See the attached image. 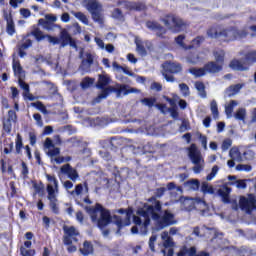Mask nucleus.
Instances as JSON below:
<instances>
[{"label":"nucleus","instance_id":"nucleus-23","mask_svg":"<svg viewBox=\"0 0 256 256\" xmlns=\"http://www.w3.org/2000/svg\"><path fill=\"white\" fill-rule=\"evenodd\" d=\"M4 21H6V33L10 36L15 35V22L13 21V15L11 13L4 12Z\"/></svg>","mask_w":256,"mask_h":256},{"label":"nucleus","instance_id":"nucleus-61","mask_svg":"<svg viewBox=\"0 0 256 256\" xmlns=\"http://www.w3.org/2000/svg\"><path fill=\"white\" fill-rule=\"evenodd\" d=\"M18 83L21 87V89H23L25 91V93H29L30 92V87L29 84H27L25 81H23L22 79L18 80Z\"/></svg>","mask_w":256,"mask_h":256},{"label":"nucleus","instance_id":"nucleus-6","mask_svg":"<svg viewBox=\"0 0 256 256\" xmlns=\"http://www.w3.org/2000/svg\"><path fill=\"white\" fill-rule=\"evenodd\" d=\"M256 63V50H251L244 55L241 60H231L229 67L233 71H249V67Z\"/></svg>","mask_w":256,"mask_h":256},{"label":"nucleus","instance_id":"nucleus-63","mask_svg":"<svg viewBox=\"0 0 256 256\" xmlns=\"http://www.w3.org/2000/svg\"><path fill=\"white\" fill-rule=\"evenodd\" d=\"M156 109L161 111L163 114H165L167 111H169V108H167V104H155Z\"/></svg>","mask_w":256,"mask_h":256},{"label":"nucleus","instance_id":"nucleus-37","mask_svg":"<svg viewBox=\"0 0 256 256\" xmlns=\"http://www.w3.org/2000/svg\"><path fill=\"white\" fill-rule=\"evenodd\" d=\"M234 117L237 121H245V117H247V110L245 108L238 109L235 112Z\"/></svg>","mask_w":256,"mask_h":256},{"label":"nucleus","instance_id":"nucleus-30","mask_svg":"<svg viewBox=\"0 0 256 256\" xmlns=\"http://www.w3.org/2000/svg\"><path fill=\"white\" fill-rule=\"evenodd\" d=\"M135 45L136 51L139 53V55L145 57L147 55V49L145 48V45H143V41L135 39Z\"/></svg>","mask_w":256,"mask_h":256},{"label":"nucleus","instance_id":"nucleus-2","mask_svg":"<svg viewBox=\"0 0 256 256\" xmlns=\"http://www.w3.org/2000/svg\"><path fill=\"white\" fill-rule=\"evenodd\" d=\"M147 201L152 205H146V210L144 208H138L136 212L139 217L144 218L143 228L141 229L142 233H147L149 225H151V219L157 220L159 219V213H163V204L155 196L150 197Z\"/></svg>","mask_w":256,"mask_h":256},{"label":"nucleus","instance_id":"nucleus-32","mask_svg":"<svg viewBox=\"0 0 256 256\" xmlns=\"http://www.w3.org/2000/svg\"><path fill=\"white\" fill-rule=\"evenodd\" d=\"M210 111L212 113L213 119H219V106H217V101L212 100L210 103Z\"/></svg>","mask_w":256,"mask_h":256},{"label":"nucleus","instance_id":"nucleus-46","mask_svg":"<svg viewBox=\"0 0 256 256\" xmlns=\"http://www.w3.org/2000/svg\"><path fill=\"white\" fill-rule=\"evenodd\" d=\"M179 89L183 95V97H189L191 95V90H189V86L185 83L179 84Z\"/></svg>","mask_w":256,"mask_h":256},{"label":"nucleus","instance_id":"nucleus-51","mask_svg":"<svg viewBox=\"0 0 256 256\" xmlns=\"http://www.w3.org/2000/svg\"><path fill=\"white\" fill-rule=\"evenodd\" d=\"M113 67L115 69H119L120 71H123V73H125V75H129V77H133V72L129 71V69L119 65L117 62L113 63Z\"/></svg>","mask_w":256,"mask_h":256},{"label":"nucleus","instance_id":"nucleus-4","mask_svg":"<svg viewBox=\"0 0 256 256\" xmlns=\"http://www.w3.org/2000/svg\"><path fill=\"white\" fill-rule=\"evenodd\" d=\"M161 21L171 33H183L189 27L187 21L173 13L166 14Z\"/></svg>","mask_w":256,"mask_h":256},{"label":"nucleus","instance_id":"nucleus-5","mask_svg":"<svg viewBox=\"0 0 256 256\" xmlns=\"http://www.w3.org/2000/svg\"><path fill=\"white\" fill-rule=\"evenodd\" d=\"M64 236H63V243L67 245L68 253H75L77 251V246L73 245V243H79V238L81 237V233L75 226H63Z\"/></svg>","mask_w":256,"mask_h":256},{"label":"nucleus","instance_id":"nucleus-58","mask_svg":"<svg viewBox=\"0 0 256 256\" xmlns=\"http://www.w3.org/2000/svg\"><path fill=\"white\" fill-rule=\"evenodd\" d=\"M49 43H52V45H59V43H61L60 38L56 37V36H51V35H46Z\"/></svg>","mask_w":256,"mask_h":256},{"label":"nucleus","instance_id":"nucleus-17","mask_svg":"<svg viewBox=\"0 0 256 256\" xmlns=\"http://www.w3.org/2000/svg\"><path fill=\"white\" fill-rule=\"evenodd\" d=\"M55 21H57V16L53 14H46L45 19L40 18L38 20V25H40V27L45 31H55V28L57 27Z\"/></svg>","mask_w":256,"mask_h":256},{"label":"nucleus","instance_id":"nucleus-24","mask_svg":"<svg viewBox=\"0 0 256 256\" xmlns=\"http://www.w3.org/2000/svg\"><path fill=\"white\" fill-rule=\"evenodd\" d=\"M81 255L89 256L93 255L95 248L93 247V243L89 240H85L83 242V247L79 249Z\"/></svg>","mask_w":256,"mask_h":256},{"label":"nucleus","instance_id":"nucleus-15","mask_svg":"<svg viewBox=\"0 0 256 256\" xmlns=\"http://www.w3.org/2000/svg\"><path fill=\"white\" fill-rule=\"evenodd\" d=\"M118 7H123L126 11H147V5L143 2H133L129 0H119L117 2Z\"/></svg>","mask_w":256,"mask_h":256},{"label":"nucleus","instance_id":"nucleus-50","mask_svg":"<svg viewBox=\"0 0 256 256\" xmlns=\"http://www.w3.org/2000/svg\"><path fill=\"white\" fill-rule=\"evenodd\" d=\"M35 249L27 250L24 246L20 247V255L21 256H35Z\"/></svg>","mask_w":256,"mask_h":256},{"label":"nucleus","instance_id":"nucleus-29","mask_svg":"<svg viewBox=\"0 0 256 256\" xmlns=\"http://www.w3.org/2000/svg\"><path fill=\"white\" fill-rule=\"evenodd\" d=\"M184 185L192 191H199V187H201V182H199L198 179H191L186 181Z\"/></svg>","mask_w":256,"mask_h":256},{"label":"nucleus","instance_id":"nucleus-36","mask_svg":"<svg viewBox=\"0 0 256 256\" xmlns=\"http://www.w3.org/2000/svg\"><path fill=\"white\" fill-rule=\"evenodd\" d=\"M185 35L181 34V35H178L176 38H175V42L177 43V45H179V47H182V49H193V46H186L185 44Z\"/></svg>","mask_w":256,"mask_h":256},{"label":"nucleus","instance_id":"nucleus-11","mask_svg":"<svg viewBox=\"0 0 256 256\" xmlns=\"http://www.w3.org/2000/svg\"><path fill=\"white\" fill-rule=\"evenodd\" d=\"M86 3V9L92 15L95 23L103 25V17H101V4L97 0H83Z\"/></svg>","mask_w":256,"mask_h":256},{"label":"nucleus","instance_id":"nucleus-21","mask_svg":"<svg viewBox=\"0 0 256 256\" xmlns=\"http://www.w3.org/2000/svg\"><path fill=\"white\" fill-rule=\"evenodd\" d=\"M60 171L63 175H67L68 179H71V181H77V179H79V173H77V170H75L71 164L63 165Z\"/></svg>","mask_w":256,"mask_h":256},{"label":"nucleus","instance_id":"nucleus-35","mask_svg":"<svg viewBox=\"0 0 256 256\" xmlns=\"http://www.w3.org/2000/svg\"><path fill=\"white\" fill-rule=\"evenodd\" d=\"M16 154L21 155V149H23V137L21 134H17L15 141Z\"/></svg>","mask_w":256,"mask_h":256},{"label":"nucleus","instance_id":"nucleus-55","mask_svg":"<svg viewBox=\"0 0 256 256\" xmlns=\"http://www.w3.org/2000/svg\"><path fill=\"white\" fill-rule=\"evenodd\" d=\"M253 169V167H251V165L249 164H238L236 166V171H246V173H249V171H251Z\"/></svg>","mask_w":256,"mask_h":256},{"label":"nucleus","instance_id":"nucleus-27","mask_svg":"<svg viewBox=\"0 0 256 256\" xmlns=\"http://www.w3.org/2000/svg\"><path fill=\"white\" fill-rule=\"evenodd\" d=\"M195 89L198 91V95L202 99H207V90H206V87H205V83H203L202 81H196L195 82Z\"/></svg>","mask_w":256,"mask_h":256},{"label":"nucleus","instance_id":"nucleus-42","mask_svg":"<svg viewBox=\"0 0 256 256\" xmlns=\"http://www.w3.org/2000/svg\"><path fill=\"white\" fill-rule=\"evenodd\" d=\"M74 17H76V19L81 21V23H83L84 25H89V19L83 12H75Z\"/></svg>","mask_w":256,"mask_h":256},{"label":"nucleus","instance_id":"nucleus-48","mask_svg":"<svg viewBox=\"0 0 256 256\" xmlns=\"http://www.w3.org/2000/svg\"><path fill=\"white\" fill-rule=\"evenodd\" d=\"M238 189H247V180H236L235 182H230L229 185H235Z\"/></svg>","mask_w":256,"mask_h":256},{"label":"nucleus","instance_id":"nucleus-41","mask_svg":"<svg viewBox=\"0 0 256 256\" xmlns=\"http://www.w3.org/2000/svg\"><path fill=\"white\" fill-rule=\"evenodd\" d=\"M2 123H3V131H5L7 135L11 134V131L13 129V121L4 119Z\"/></svg>","mask_w":256,"mask_h":256},{"label":"nucleus","instance_id":"nucleus-3","mask_svg":"<svg viewBox=\"0 0 256 256\" xmlns=\"http://www.w3.org/2000/svg\"><path fill=\"white\" fill-rule=\"evenodd\" d=\"M84 209L90 215L92 223L97 224L98 229H105L113 221L111 211L107 210L100 203H96L94 207L85 206Z\"/></svg>","mask_w":256,"mask_h":256},{"label":"nucleus","instance_id":"nucleus-64","mask_svg":"<svg viewBox=\"0 0 256 256\" xmlns=\"http://www.w3.org/2000/svg\"><path fill=\"white\" fill-rule=\"evenodd\" d=\"M87 63L88 65H91L93 63V55L91 53L86 54V59L82 60V64L85 65Z\"/></svg>","mask_w":256,"mask_h":256},{"label":"nucleus","instance_id":"nucleus-44","mask_svg":"<svg viewBox=\"0 0 256 256\" xmlns=\"http://www.w3.org/2000/svg\"><path fill=\"white\" fill-rule=\"evenodd\" d=\"M95 83V78L85 77L81 82V88L87 89L88 87H91Z\"/></svg>","mask_w":256,"mask_h":256},{"label":"nucleus","instance_id":"nucleus-39","mask_svg":"<svg viewBox=\"0 0 256 256\" xmlns=\"http://www.w3.org/2000/svg\"><path fill=\"white\" fill-rule=\"evenodd\" d=\"M32 186L35 190V193H37L38 195H43V193H45V186L43 185V182H32Z\"/></svg>","mask_w":256,"mask_h":256},{"label":"nucleus","instance_id":"nucleus-43","mask_svg":"<svg viewBox=\"0 0 256 256\" xmlns=\"http://www.w3.org/2000/svg\"><path fill=\"white\" fill-rule=\"evenodd\" d=\"M214 57L216 59V64L223 66V63H225V52H223V51L214 52ZM219 63H221V64H219Z\"/></svg>","mask_w":256,"mask_h":256},{"label":"nucleus","instance_id":"nucleus-9","mask_svg":"<svg viewBox=\"0 0 256 256\" xmlns=\"http://www.w3.org/2000/svg\"><path fill=\"white\" fill-rule=\"evenodd\" d=\"M183 71V66L180 63L166 61L162 64V75L167 83H175V76Z\"/></svg>","mask_w":256,"mask_h":256},{"label":"nucleus","instance_id":"nucleus-60","mask_svg":"<svg viewBox=\"0 0 256 256\" xmlns=\"http://www.w3.org/2000/svg\"><path fill=\"white\" fill-rule=\"evenodd\" d=\"M165 191H167V188L165 187H160V188H157L156 189V192H155V198L157 199L158 198H161L165 195Z\"/></svg>","mask_w":256,"mask_h":256},{"label":"nucleus","instance_id":"nucleus-33","mask_svg":"<svg viewBox=\"0 0 256 256\" xmlns=\"http://www.w3.org/2000/svg\"><path fill=\"white\" fill-rule=\"evenodd\" d=\"M14 143L11 141V138L4 140V154L9 155L13 153Z\"/></svg>","mask_w":256,"mask_h":256},{"label":"nucleus","instance_id":"nucleus-28","mask_svg":"<svg viewBox=\"0 0 256 256\" xmlns=\"http://www.w3.org/2000/svg\"><path fill=\"white\" fill-rule=\"evenodd\" d=\"M197 255V248L192 246L190 248L183 247L179 252L178 256H196Z\"/></svg>","mask_w":256,"mask_h":256},{"label":"nucleus","instance_id":"nucleus-16","mask_svg":"<svg viewBox=\"0 0 256 256\" xmlns=\"http://www.w3.org/2000/svg\"><path fill=\"white\" fill-rule=\"evenodd\" d=\"M239 207L242 211H246V213H251L256 209V197L253 194H249L248 198L245 196H241L239 199Z\"/></svg>","mask_w":256,"mask_h":256},{"label":"nucleus","instance_id":"nucleus-57","mask_svg":"<svg viewBox=\"0 0 256 256\" xmlns=\"http://www.w3.org/2000/svg\"><path fill=\"white\" fill-rule=\"evenodd\" d=\"M53 161H55V163H57V165H61V163H65L71 161V157H63V156H58L56 158L53 159Z\"/></svg>","mask_w":256,"mask_h":256},{"label":"nucleus","instance_id":"nucleus-45","mask_svg":"<svg viewBox=\"0 0 256 256\" xmlns=\"http://www.w3.org/2000/svg\"><path fill=\"white\" fill-rule=\"evenodd\" d=\"M58 155H61V148L54 147L53 149H49L47 152V156L51 158V161H53V157H57Z\"/></svg>","mask_w":256,"mask_h":256},{"label":"nucleus","instance_id":"nucleus-31","mask_svg":"<svg viewBox=\"0 0 256 256\" xmlns=\"http://www.w3.org/2000/svg\"><path fill=\"white\" fill-rule=\"evenodd\" d=\"M31 35L35 37L36 41H43L47 37V35L43 34V31L39 29L38 27H34V29L31 31Z\"/></svg>","mask_w":256,"mask_h":256},{"label":"nucleus","instance_id":"nucleus-38","mask_svg":"<svg viewBox=\"0 0 256 256\" xmlns=\"http://www.w3.org/2000/svg\"><path fill=\"white\" fill-rule=\"evenodd\" d=\"M238 103L236 100H230L228 106L225 107V113L227 117L231 116L233 114V109L237 107Z\"/></svg>","mask_w":256,"mask_h":256},{"label":"nucleus","instance_id":"nucleus-34","mask_svg":"<svg viewBox=\"0 0 256 256\" xmlns=\"http://www.w3.org/2000/svg\"><path fill=\"white\" fill-rule=\"evenodd\" d=\"M141 103L145 105V107H149L150 109L155 107L157 103V98L155 97H150V98H143L141 99Z\"/></svg>","mask_w":256,"mask_h":256},{"label":"nucleus","instance_id":"nucleus-49","mask_svg":"<svg viewBox=\"0 0 256 256\" xmlns=\"http://www.w3.org/2000/svg\"><path fill=\"white\" fill-rule=\"evenodd\" d=\"M231 145H233V140H231V138L224 139L221 146L222 151H229Z\"/></svg>","mask_w":256,"mask_h":256},{"label":"nucleus","instance_id":"nucleus-59","mask_svg":"<svg viewBox=\"0 0 256 256\" xmlns=\"http://www.w3.org/2000/svg\"><path fill=\"white\" fill-rule=\"evenodd\" d=\"M113 17L114 19H123V11H121V8H115L113 10Z\"/></svg>","mask_w":256,"mask_h":256},{"label":"nucleus","instance_id":"nucleus-56","mask_svg":"<svg viewBox=\"0 0 256 256\" xmlns=\"http://www.w3.org/2000/svg\"><path fill=\"white\" fill-rule=\"evenodd\" d=\"M6 120H10L13 123H17V112H15L14 110H9L8 117Z\"/></svg>","mask_w":256,"mask_h":256},{"label":"nucleus","instance_id":"nucleus-13","mask_svg":"<svg viewBox=\"0 0 256 256\" xmlns=\"http://www.w3.org/2000/svg\"><path fill=\"white\" fill-rule=\"evenodd\" d=\"M154 221L156 222L158 229H165V227H171V225H175V223H177L175 215L169 210H165L162 216L159 214V219Z\"/></svg>","mask_w":256,"mask_h":256},{"label":"nucleus","instance_id":"nucleus-18","mask_svg":"<svg viewBox=\"0 0 256 256\" xmlns=\"http://www.w3.org/2000/svg\"><path fill=\"white\" fill-rule=\"evenodd\" d=\"M47 193H48V200L50 201V209L52 212L55 213V215H59V206H57V195L55 194V188L53 185L49 184L47 185Z\"/></svg>","mask_w":256,"mask_h":256},{"label":"nucleus","instance_id":"nucleus-62","mask_svg":"<svg viewBox=\"0 0 256 256\" xmlns=\"http://www.w3.org/2000/svg\"><path fill=\"white\" fill-rule=\"evenodd\" d=\"M32 107H35L36 109H38L39 111H42V112L46 111L45 104H43V102H41V101L32 103Z\"/></svg>","mask_w":256,"mask_h":256},{"label":"nucleus","instance_id":"nucleus-47","mask_svg":"<svg viewBox=\"0 0 256 256\" xmlns=\"http://www.w3.org/2000/svg\"><path fill=\"white\" fill-rule=\"evenodd\" d=\"M21 175L23 177V179H28L29 177V166H27V163H25V161L21 162Z\"/></svg>","mask_w":256,"mask_h":256},{"label":"nucleus","instance_id":"nucleus-8","mask_svg":"<svg viewBox=\"0 0 256 256\" xmlns=\"http://www.w3.org/2000/svg\"><path fill=\"white\" fill-rule=\"evenodd\" d=\"M188 71L191 73V75H194V77L199 78L205 77L207 73L210 75H215L216 73L223 71V66L217 64V62L209 61L204 64L202 68L192 67Z\"/></svg>","mask_w":256,"mask_h":256},{"label":"nucleus","instance_id":"nucleus-54","mask_svg":"<svg viewBox=\"0 0 256 256\" xmlns=\"http://www.w3.org/2000/svg\"><path fill=\"white\" fill-rule=\"evenodd\" d=\"M201 61V57H199V54H190L188 56V62L192 63V65H197Z\"/></svg>","mask_w":256,"mask_h":256},{"label":"nucleus","instance_id":"nucleus-22","mask_svg":"<svg viewBox=\"0 0 256 256\" xmlns=\"http://www.w3.org/2000/svg\"><path fill=\"white\" fill-rule=\"evenodd\" d=\"M33 47V40L26 39L22 44L17 45L18 57L23 59L27 57V49Z\"/></svg>","mask_w":256,"mask_h":256},{"label":"nucleus","instance_id":"nucleus-52","mask_svg":"<svg viewBox=\"0 0 256 256\" xmlns=\"http://www.w3.org/2000/svg\"><path fill=\"white\" fill-rule=\"evenodd\" d=\"M205 41V36H197L192 40V45H190L192 48L193 47H201V43Z\"/></svg>","mask_w":256,"mask_h":256},{"label":"nucleus","instance_id":"nucleus-26","mask_svg":"<svg viewBox=\"0 0 256 256\" xmlns=\"http://www.w3.org/2000/svg\"><path fill=\"white\" fill-rule=\"evenodd\" d=\"M12 69L14 71V75L18 77L23 75V66H21V62L19 60L15 59V54H13Z\"/></svg>","mask_w":256,"mask_h":256},{"label":"nucleus","instance_id":"nucleus-12","mask_svg":"<svg viewBox=\"0 0 256 256\" xmlns=\"http://www.w3.org/2000/svg\"><path fill=\"white\" fill-rule=\"evenodd\" d=\"M111 84V77L107 74H99L96 82V89H101V93L96 97V101L99 102L101 99H107L108 96H104L105 91L109 89ZM108 86V87H107Z\"/></svg>","mask_w":256,"mask_h":256},{"label":"nucleus","instance_id":"nucleus-19","mask_svg":"<svg viewBox=\"0 0 256 256\" xmlns=\"http://www.w3.org/2000/svg\"><path fill=\"white\" fill-rule=\"evenodd\" d=\"M146 27L150 31H157L156 35L160 39H165V35H167V28L163 27V25L159 24V22L147 21Z\"/></svg>","mask_w":256,"mask_h":256},{"label":"nucleus","instance_id":"nucleus-53","mask_svg":"<svg viewBox=\"0 0 256 256\" xmlns=\"http://www.w3.org/2000/svg\"><path fill=\"white\" fill-rule=\"evenodd\" d=\"M46 179L48 183H52L54 185L55 189H58L59 182L57 181V178L55 177V175L46 174Z\"/></svg>","mask_w":256,"mask_h":256},{"label":"nucleus","instance_id":"nucleus-7","mask_svg":"<svg viewBox=\"0 0 256 256\" xmlns=\"http://www.w3.org/2000/svg\"><path fill=\"white\" fill-rule=\"evenodd\" d=\"M187 152H188V157L191 163L195 165L193 167L194 173L196 174L201 173L203 171V165L205 164V159L203 158V154H201V150L197 148V144L192 143L190 147L187 148Z\"/></svg>","mask_w":256,"mask_h":256},{"label":"nucleus","instance_id":"nucleus-10","mask_svg":"<svg viewBox=\"0 0 256 256\" xmlns=\"http://www.w3.org/2000/svg\"><path fill=\"white\" fill-rule=\"evenodd\" d=\"M116 213H119V215H126L124 220L123 218H121V216H113V221L115 225L118 227V229H123V227H129V225H131V218L133 217L132 207H128L127 209L120 208L116 210Z\"/></svg>","mask_w":256,"mask_h":256},{"label":"nucleus","instance_id":"nucleus-20","mask_svg":"<svg viewBox=\"0 0 256 256\" xmlns=\"http://www.w3.org/2000/svg\"><path fill=\"white\" fill-rule=\"evenodd\" d=\"M60 42L61 47H67V45H70V47H73V49H77V41L71 37V34L67 31V29H63L60 32Z\"/></svg>","mask_w":256,"mask_h":256},{"label":"nucleus","instance_id":"nucleus-40","mask_svg":"<svg viewBox=\"0 0 256 256\" xmlns=\"http://www.w3.org/2000/svg\"><path fill=\"white\" fill-rule=\"evenodd\" d=\"M201 191L204 194L209 193V195H213V193H215V189H213V186H209V183L207 182H202Z\"/></svg>","mask_w":256,"mask_h":256},{"label":"nucleus","instance_id":"nucleus-14","mask_svg":"<svg viewBox=\"0 0 256 256\" xmlns=\"http://www.w3.org/2000/svg\"><path fill=\"white\" fill-rule=\"evenodd\" d=\"M111 93H116L119 97V95H121V93H123V95H129L131 93H135V89L134 88H130L129 85H125V84H116L115 86H108V88L104 91V97H109V95H111Z\"/></svg>","mask_w":256,"mask_h":256},{"label":"nucleus","instance_id":"nucleus-25","mask_svg":"<svg viewBox=\"0 0 256 256\" xmlns=\"http://www.w3.org/2000/svg\"><path fill=\"white\" fill-rule=\"evenodd\" d=\"M229 193H231V188L227 186H223V188H220L217 191V194L219 197H222V201L224 203H231V199H229Z\"/></svg>","mask_w":256,"mask_h":256},{"label":"nucleus","instance_id":"nucleus-1","mask_svg":"<svg viewBox=\"0 0 256 256\" xmlns=\"http://www.w3.org/2000/svg\"><path fill=\"white\" fill-rule=\"evenodd\" d=\"M206 33L210 39H218V41L223 43H231V41H236V39H245L249 35V32L245 29L239 30L235 26L221 28L219 25L209 27Z\"/></svg>","mask_w":256,"mask_h":256}]
</instances>
